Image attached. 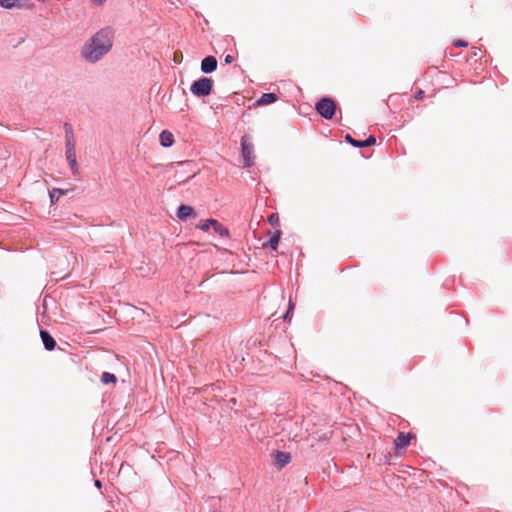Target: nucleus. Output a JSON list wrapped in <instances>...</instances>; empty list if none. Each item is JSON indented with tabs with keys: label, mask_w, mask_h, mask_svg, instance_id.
<instances>
[{
	"label": "nucleus",
	"mask_w": 512,
	"mask_h": 512,
	"mask_svg": "<svg viewBox=\"0 0 512 512\" xmlns=\"http://www.w3.org/2000/svg\"><path fill=\"white\" fill-rule=\"evenodd\" d=\"M114 32L110 27H105L97 31L90 39L86 41L81 49V56L88 63L100 61L113 46Z\"/></svg>",
	"instance_id": "obj_1"
},
{
	"label": "nucleus",
	"mask_w": 512,
	"mask_h": 512,
	"mask_svg": "<svg viewBox=\"0 0 512 512\" xmlns=\"http://www.w3.org/2000/svg\"><path fill=\"white\" fill-rule=\"evenodd\" d=\"M213 90V80L208 77H201L195 80L190 86V92L196 97H205Z\"/></svg>",
	"instance_id": "obj_2"
},
{
	"label": "nucleus",
	"mask_w": 512,
	"mask_h": 512,
	"mask_svg": "<svg viewBox=\"0 0 512 512\" xmlns=\"http://www.w3.org/2000/svg\"><path fill=\"white\" fill-rule=\"evenodd\" d=\"M241 156L245 168L254 164V145L251 142V137L247 134L241 137Z\"/></svg>",
	"instance_id": "obj_3"
},
{
	"label": "nucleus",
	"mask_w": 512,
	"mask_h": 512,
	"mask_svg": "<svg viewBox=\"0 0 512 512\" xmlns=\"http://www.w3.org/2000/svg\"><path fill=\"white\" fill-rule=\"evenodd\" d=\"M315 109L319 115L325 119H332L336 112V104L329 97H323L315 104Z\"/></svg>",
	"instance_id": "obj_4"
},
{
	"label": "nucleus",
	"mask_w": 512,
	"mask_h": 512,
	"mask_svg": "<svg viewBox=\"0 0 512 512\" xmlns=\"http://www.w3.org/2000/svg\"><path fill=\"white\" fill-rule=\"evenodd\" d=\"M0 6L4 9L10 10L13 8L19 9H32L33 4L30 0H0Z\"/></svg>",
	"instance_id": "obj_5"
},
{
	"label": "nucleus",
	"mask_w": 512,
	"mask_h": 512,
	"mask_svg": "<svg viewBox=\"0 0 512 512\" xmlns=\"http://www.w3.org/2000/svg\"><path fill=\"white\" fill-rule=\"evenodd\" d=\"M345 140L356 148L369 147L376 143V138L373 135H370L367 139L361 141L354 139L350 134H346Z\"/></svg>",
	"instance_id": "obj_6"
},
{
	"label": "nucleus",
	"mask_w": 512,
	"mask_h": 512,
	"mask_svg": "<svg viewBox=\"0 0 512 512\" xmlns=\"http://www.w3.org/2000/svg\"><path fill=\"white\" fill-rule=\"evenodd\" d=\"M217 59L214 56H207L201 61V72L210 74L217 69Z\"/></svg>",
	"instance_id": "obj_7"
},
{
	"label": "nucleus",
	"mask_w": 512,
	"mask_h": 512,
	"mask_svg": "<svg viewBox=\"0 0 512 512\" xmlns=\"http://www.w3.org/2000/svg\"><path fill=\"white\" fill-rule=\"evenodd\" d=\"M40 337L42 340V343L44 345V348L47 351H53L56 347V341L54 338L50 335V333L46 330H40Z\"/></svg>",
	"instance_id": "obj_8"
},
{
	"label": "nucleus",
	"mask_w": 512,
	"mask_h": 512,
	"mask_svg": "<svg viewBox=\"0 0 512 512\" xmlns=\"http://www.w3.org/2000/svg\"><path fill=\"white\" fill-rule=\"evenodd\" d=\"M291 456L288 452L276 451L274 465L280 470L290 462Z\"/></svg>",
	"instance_id": "obj_9"
},
{
	"label": "nucleus",
	"mask_w": 512,
	"mask_h": 512,
	"mask_svg": "<svg viewBox=\"0 0 512 512\" xmlns=\"http://www.w3.org/2000/svg\"><path fill=\"white\" fill-rule=\"evenodd\" d=\"M177 217L183 221L189 217H196V213L191 206L182 204L178 207Z\"/></svg>",
	"instance_id": "obj_10"
},
{
	"label": "nucleus",
	"mask_w": 512,
	"mask_h": 512,
	"mask_svg": "<svg viewBox=\"0 0 512 512\" xmlns=\"http://www.w3.org/2000/svg\"><path fill=\"white\" fill-rule=\"evenodd\" d=\"M159 140H160V144L163 147L168 148V147L173 145V143H174V136L168 130H163L160 133V135H159Z\"/></svg>",
	"instance_id": "obj_11"
},
{
	"label": "nucleus",
	"mask_w": 512,
	"mask_h": 512,
	"mask_svg": "<svg viewBox=\"0 0 512 512\" xmlns=\"http://www.w3.org/2000/svg\"><path fill=\"white\" fill-rule=\"evenodd\" d=\"M278 100V95L275 93H263L259 99H257L256 104L258 106H263L267 104L274 103Z\"/></svg>",
	"instance_id": "obj_12"
},
{
	"label": "nucleus",
	"mask_w": 512,
	"mask_h": 512,
	"mask_svg": "<svg viewBox=\"0 0 512 512\" xmlns=\"http://www.w3.org/2000/svg\"><path fill=\"white\" fill-rule=\"evenodd\" d=\"M65 154L73 175H77L79 170L75 151L65 152Z\"/></svg>",
	"instance_id": "obj_13"
},
{
	"label": "nucleus",
	"mask_w": 512,
	"mask_h": 512,
	"mask_svg": "<svg viewBox=\"0 0 512 512\" xmlns=\"http://www.w3.org/2000/svg\"><path fill=\"white\" fill-rule=\"evenodd\" d=\"M411 436L410 434H405L403 432L399 433L397 438L395 439V446L398 449L405 448L410 443Z\"/></svg>",
	"instance_id": "obj_14"
},
{
	"label": "nucleus",
	"mask_w": 512,
	"mask_h": 512,
	"mask_svg": "<svg viewBox=\"0 0 512 512\" xmlns=\"http://www.w3.org/2000/svg\"><path fill=\"white\" fill-rule=\"evenodd\" d=\"M280 237H281V231L276 230L274 232V234L270 237V239L268 240L266 245H268L272 250H277Z\"/></svg>",
	"instance_id": "obj_15"
},
{
	"label": "nucleus",
	"mask_w": 512,
	"mask_h": 512,
	"mask_svg": "<svg viewBox=\"0 0 512 512\" xmlns=\"http://www.w3.org/2000/svg\"><path fill=\"white\" fill-rule=\"evenodd\" d=\"M209 223H213V230L215 233L219 234L220 236H228L229 231L226 227H224L220 222L216 221H209Z\"/></svg>",
	"instance_id": "obj_16"
},
{
	"label": "nucleus",
	"mask_w": 512,
	"mask_h": 512,
	"mask_svg": "<svg viewBox=\"0 0 512 512\" xmlns=\"http://www.w3.org/2000/svg\"><path fill=\"white\" fill-rule=\"evenodd\" d=\"M65 194V191L59 188H53L49 191V197L52 204L59 200V198Z\"/></svg>",
	"instance_id": "obj_17"
},
{
	"label": "nucleus",
	"mask_w": 512,
	"mask_h": 512,
	"mask_svg": "<svg viewBox=\"0 0 512 512\" xmlns=\"http://www.w3.org/2000/svg\"><path fill=\"white\" fill-rule=\"evenodd\" d=\"M101 381L102 383L104 384H109V383H116L117 381V378L114 374L112 373H109V372H104L101 376Z\"/></svg>",
	"instance_id": "obj_18"
},
{
	"label": "nucleus",
	"mask_w": 512,
	"mask_h": 512,
	"mask_svg": "<svg viewBox=\"0 0 512 512\" xmlns=\"http://www.w3.org/2000/svg\"><path fill=\"white\" fill-rule=\"evenodd\" d=\"M209 221H216V220L215 219H207L203 223L200 224L199 228L204 232L209 231L210 227H213V223H209Z\"/></svg>",
	"instance_id": "obj_19"
},
{
	"label": "nucleus",
	"mask_w": 512,
	"mask_h": 512,
	"mask_svg": "<svg viewBox=\"0 0 512 512\" xmlns=\"http://www.w3.org/2000/svg\"><path fill=\"white\" fill-rule=\"evenodd\" d=\"M66 152L75 151V141H65Z\"/></svg>",
	"instance_id": "obj_20"
},
{
	"label": "nucleus",
	"mask_w": 512,
	"mask_h": 512,
	"mask_svg": "<svg viewBox=\"0 0 512 512\" xmlns=\"http://www.w3.org/2000/svg\"><path fill=\"white\" fill-rule=\"evenodd\" d=\"M454 46L456 47H466L468 45V43L464 40H461V39H457L453 42Z\"/></svg>",
	"instance_id": "obj_21"
},
{
	"label": "nucleus",
	"mask_w": 512,
	"mask_h": 512,
	"mask_svg": "<svg viewBox=\"0 0 512 512\" xmlns=\"http://www.w3.org/2000/svg\"><path fill=\"white\" fill-rule=\"evenodd\" d=\"M268 220H269L270 224L273 226L277 225L278 221H279L278 217L275 214L270 215Z\"/></svg>",
	"instance_id": "obj_22"
},
{
	"label": "nucleus",
	"mask_w": 512,
	"mask_h": 512,
	"mask_svg": "<svg viewBox=\"0 0 512 512\" xmlns=\"http://www.w3.org/2000/svg\"><path fill=\"white\" fill-rule=\"evenodd\" d=\"M293 308H294V304L290 301V302H289V308H288V310H287L286 314L284 315V320H285V321H286V320H290L289 315H290V312L293 310Z\"/></svg>",
	"instance_id": "obj_23"
},
{
	"label": "nucleus",
	"mask_w": 512,
	"mask_h": 512,
	"mask_svg": "<svg viewBox=\"0 0 512 512\" xmlns=\"http://www.w3.org/2000/svg\"><path fill=\"white\" fill-rule=\"evenodd\" d=\"M64 130H65V135H66V134H71V133H73V128H72V126H71L70 124H68V123H65V124H64Z\"/></svg>",
	"instance_id": "obj_24"
},
{
	"label": "nucleus",
	"mask_w": 512,
	"mask_h": 512,
	"mask_svg": "<svg viewBox=\"0 0 512 512\" xmlns=\"http://www.w3.org/2000/svg\"><path fill=\"white\" fill-rule=\"evenodd\" d=\"M233 60H234V57H233L232 55H226V56H225V59H224V61H225V63H226V64H230V63H232V62H233Z\"/></svg>",
	"instance_id": "obj_25"
},
{
	"label": "nucleus",
	"mask_w": 512,
	"mask_h": 512,
	"mask_svg": "<svg viewBox=\"0 0 512 512\" xmlns=\"http://www.w3.org/2000/svg\"><path fill=\"white\" fill-rule=\"evenodd\" d=\"M65 141H75L74 140V133L66 134L65 135Z\"/></svg>",
	"instance_id": "obj_26"
},
{
	"label": "nucleus",
	"mask_w": 512,
	"mask_h": 512,
	"mask_svg": "<svg viewBox=\"0 0 512 512\" xmlns=\"http://www.w3.org/2000/svg\"><path fill=\"white\" fill-rule=\"evenodd\" d=\"M424 96V91L420 90L415 94L416 99H421Z\"/></svg>",
	"instance_id": "obj_27"
},
{
	"label": "nucleus",
	"mask_w": 512,
	"mask_h": 512,
	"mask_svg": "<svg viewBox=\"0 0 512 512\" xmlns=\"http://www.w3.org/2000/svg\"><path fill=\"white\" fill-rule=\"evenodd\" d=\"M106 0H91V2L95 5H101L105 2Z\"/></svg>",
	"instance_id": "obj_28"
},
{
	"label": "nucleus",
	"mask_w": 512,
	"mask_h": 512,
	"mask_svg": "<svg viewBox=\"0 0 512 512\" xmlns=\"http://www.w3.org/2000/svg\"><path fill=\"white\" fill-rule=\"evenodd\" d=\"M94 485L96 488L100 489L102 487V483L100 480H95Z\"/></svg>",
	"instance_id": "obj_29"
},
{
	"label": "nucleus",
	"mask_w": 512,
	"mask_h": 512,
	"mask_svg": "<svg viewBox=\"0 0 512 512\" xmlns=\"http://www.w3.org/2000/svg\"><path fill=\"white\" fill-rule=\"evenodd\" d=\"M17 4H26L25 1H18Z\"/></svg>",
	"instance_id": "obj_30"
},
{
	"label": "nucleus",
	"mask_w": 512,
	"mask_h": 512,
	"mask_svg": "<svg viewBox=\"0 0 512 512\" xmlns=\"http://www.w3.org/2000/svg\"><path fill=\"white\" fill-rule=\"evenodd\" d=\"M213 512H220V511L214 510Z\"/></svg>",
	"instance_id": "obj_31"
}]
</instances>
